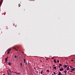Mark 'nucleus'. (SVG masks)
<instances>
[{
	"label": "nucleus",
	"mask_w": 75,
	"mask_h": 75,
	"mask_svg": "<svg viewBox=\"0 0 75 75\" xmlns=\"http://www.w3.org/2000/svg\"><path fill=\"white\" fill-rule=\"evenodd\" d=\"M14 73H15V74H16V75H19L20 74V73H17V72H14Z\"/></svg>",
	"instance_id": "1"
},
{
	"label": "nucleus",
	"mask_w": 75,
	"mask_h": 75,
	"mask_svg": "<svg viewBox=\"0 0 75 75\" xmlns=\"http://www.w3.org/2000/svg\"><path fill=\"white\" fill-rule=\"evenodd\" d=\"M64 72L65 74V75H67V71L65 70L64 71Z\"/></svg>",
	"instance_id": "2"
},
{
	"label": "nucleus",
	"mask_w": 75,
	"mask_h": 75,
	"mask_svg": "<svg viewBox=\"0 0 75 75\" xmlns=\"http://www.w3.org/2000/svg\"><path fill=\"white\" fill-rule=\"evenodd\" d=\"M63 70H64V69H63V68H62V69H59V70L60 71H62Z\"/></svg>",
	"instance_id": "3"
},
{
	"label": "nucleus",
	"mask_w": 75,
	"mask_h": 75,
	"mask_svg": "<svg viewBox=\"0 0 75 75\" xmlns=\"http://www.w3.org/2000/svg\"><path fill=\"white\" fill-rule=\"evenodd\" d=\"M8 62V64L10 66V65H11V63L10 62Z\"/></svg>",
	"instance_id": "4"
},
{
	"label": "nucleus",
	"mask_w": 75,
	"mask_h": 75,
	"mask_svg": "<svg viewBox=\"0 0 75 75\" xmlns=\"http://www.w3.org/2000/svg\"><path fill=\"white\" fill-rule=\"evenodd\" d=\"M5 61H8V59H7V58H6L5 59Z\"/></svg>",
	"instance_id": "5"
},
{
	"label": "nucleus",
	"mask_w": 75,
	"mask_h": 75,
	"mask_svg": "<svg viewBox=\"0 0 75 75\" xmlns=\"http://www.w3.org/2000/svg\"><path fill=\"white\" fill-rule=\"evenodd\" d=\"M64 67H65V68H66V67H68V65H66V64H64Z\"/></svg>",
	"instance_id": "6"
},
{
	"label": "nucleus",
	"mask_w": 75,
	"mask_h": 75,
	"mask_svg": "<svg viewBox=\"0 0 75 75\" xmlns=\"http://www.w3.org/2000/svg\"><path fill=\"white\" fill-rule=\"evenodd\" d=\"M75 69V68H73V69H71V71H74V70Z\"/></svg>",
	"instance_id": "7"
},
{
	"label": "nucleus",
	"mask_w": 75,
	"mask_h": 75,
	"mask_svg": "<svg viewBox=\"0 0 75 75\" xmlns=\"http://www.w3.org/2000/svg\"><path fill=\"white\" fill-rule=\"evenodd\" d=\"M59 74V75H61V72H59L58 73V74Z\"/></svg>",
	"instance_id": "8"
},
{
	"label": "nucleus",
	"mask_w": 75,
	"mask_h": 75,
	"mask_svg": "<svg viewBox=\"0 0 75 75\" xmlns=\"http://www.w3.org/2000/svg\"><path fill=\"white\" fill-rule=\"evenodd\" d=\"M3 1V0H1V1L0 2V5H1V3L2 2V1Z\"/></svg>",
	"instance_id": "9"
},
{
	"label": "nucleus",
	"mask_w": 75,
	"mask_h": 75,
	"mask_svg": "<svg viewBox=\"0 0 75 75\" xmlns=\"http://www.w3.org/2000/svg\"><path fill=\"white\" fill-rule=\"evenodd\" d=\"M10 51H11V49L10 48L8 49L7 50V51H8V52Z\"/></svg>",
	"instance_id": "10"
},
{
	"label": "nucleus",
	"mask_w": 75,
	"mask_h": 75,
	"mask_svg": "<svg viewBox=\"0 0 75 75\" xmlns=\"http://www.w3.org/2000/svg\"><path fill=\"white\" fill-rule=\"evenodd\" d=\"M54 62H55V63H57V62L56 61V60H55V59H54Z\"/></svg>",
	"instance_id": "11"
},
{
	"label": "nucleus",
	"mask_w": 75,
	"mask_h": 75,
	"mask_svg": "<svg viewBox=\"0 0 75 75\" xmlns=\"http://www.w3.org/2000/svg\"><path fill=\"white\" fill-rule=\"evenodd\" d=\"M53 69H55V70H56V69H57V67H54L53 68Z\"/></svg>",
	"instance_id": "12"
},
{
	"label": "nucleus",
	"mask_w": 75,
	"mask_h": 75,
	"mask_svg": "<svg viewBox=\"0 0 75 75\" xmlns=\"http://www.w3.org/2000/svg\"><path fill=\"white\" fill-rule=\"evenodd\" d=\"M8 61H5V63H6V64H7V63H8Z\"/></svg>",
	"instance_id": "13"
},
{
	"label": "nucleus",
	"mask_w": 75,
	"mask_h": 75,
	"mask_svg": "<svg viewBox=\"0 0 75 75\" xmlns=\"http://www.w3.org/2000/svg\"><path fill=\"white\" fill-rule=\"evenodd\" d=\"M43 71H41V74H42V73H43Z\"/></svg>",
	"instance_id": "14"
},
{
	"label": "nucleus",
	"mask_w": 75,
	"mask_h": 75,
	"mask_svg": "<svg viewBox=\"0 0 75 75\" xmlns=\"http://www.w3.org/2000/svg\"><path fill=\"white\" fill-rule=\"evenodd\" d=\"M10 52L8 51L7 54H8Z\"/></svg>",
	"instance_id": "15"
},
{
	"label": "nucleus",
	"mask_w": 75,
	"mask_h": 75,
	"mask_svg": "<svg viewBox=\"0 0 75 75\" xmlns=\"http://www.w3.org/2000/svg\"><path fill=\"white\" fill-rule=\"evenodd\" d=\"M15 58H17V56H16V55H15Z\"/></svg>",
	"instance_id": "16"
},
{
	"label": "nucleus",
	"mask_w": 75,
	"mask_h": 75,
	"mask_svg": "<svg viewBox=\"0 0 75 75\" xmlns=\"http://www.w3.org/2000/svg\"><path fill=\"white\" fill-rule=\"evenodd\" d=\"M46 71H47V72H49V70H46Z\"/></svg>",
	"instance_id": "17"
},
{
	"label": "nucleus",
	"mask_w": 75,
	"mask_h": 75,
	"mask_svg": "<svg viewBox=\"0 0 75 75\" xmlns=\"http://www.w3.org/2000/svg\"><path fill=\"white\" fill-rule=\"evenodd\" d=\"M59 65L60 66H62V64H59Z\"/></svg>",
	"instance_id": "18"
},
{
	"label": "nucleus",
	"mask_w": 75,
	"mask_h": 75,
	"mask_svg": "<svg viewBox=\"0 0 75 75\" xmlns=\"http://www.w3.org/2000/svg\"><path fill=\"white\" fill-rule=\"evenodd\" d=\"M67 69V71H68V70H69V68Z\"/></svg>",
	"instance_id": "19"
},
{
	"label": "nucleus",
	"mask_w": 75,
	"mask_h": 75,
	"mask_svg": "<svg viewBox=\"0 0 75 75\" xmlns=\"http://www.w3.org/2000/svg\"><path fill=\"white\" fill-rule=\"evenodd\" d=\"M53 73H54V75H55V72L54 71Z\"/></svg>",
	"instance_id": "20"
},
{
	"label": "nucleus",
	"mask_w": 75,
	"mask_h": 75,
	"mask_svg": "<svg viewBox=\"0 0 75 75\" xmlns=\"http://www.w3.org/2000/svg\"><path fill=\"white\" fill-rule=\"evenodd\" d=\"M21 67H22V63H21Z\"/></svg>",
	"instance_id": "21"
},
{
	"label": "nucleus",
	"mask_w": 75,
	"mask_h": 75,
	"mask_svg": "<svg viewBox=\"0 0 75 75\" xmlns=\"http://www.w3.org/2000/svg\"><path fill=\"white\" fill-rule=\"evenodd\" d=\"M59 60H57V62L59 63Z\"/></svg>",
	"instance_id": "22"
},
{
	"label": "nucleus",
	"mask_w": 75,
	"mask_h": 75,
	"mask_svg": "<svg viewBox=\"0 0 75 75\" xmlns=\"http://www.w3.org/2000/svg\"><path fill=\"white\" fill-rule=\"evenodd\" d=\"M52 59H54V57H52Z\"/></svg>",
	"instance_id": "23"
},
{
	"label": "nucleus",
	"mask_w": 75,
	"mask_h": 75,
	"mask_svg": "<svg viewBox=\"0 0 75 75\" xmlns=\"http://www.w3.org/2000/svg\"><path fill=\"white\" fill-rule=\"evenodd\" d=\"M70 68H73V67H71V66H70Z\"/></svg>",
	"instance_id": "24"
},
{
	"label": "nucleus",
	"mask_w": 75,
	"mask_h": 75,
	"mask_svg": "<svg viewBox=\"0 0 75 75\" xmlns=\"http://www.w3.org/2000/svg\"><path fill=\"white\" fill-rule=\"evenodd\" d=\"M14 49L15 50H17V49H16L15 48H14Z\"/></svg>",
	"instance_id": "25"
},
{
	"label": "nucleus",
	"mask_w": 75,
	"mask_h": 75,
	"mask_svg": "<svg viewBox=\"0 0 75 75\" xmlns=\"http://www.w3.org/2000/svg\"><path fill=\"white\" fill-rule=\"evenodd\" d=\"M24 61H25V59H24Z\"/></svg>",
	"instance_id": "26"
},
{
	"label": "nucleus",
	"mask_w": 75,
	"mask_h": 75,
	"mask_svg": "<svg viewBox=\"0 0 75 75\" xmlns=\"http://www.w3.org/2000/svg\"><path fill=\"white\" fill-rule=\"evenodd\" d=\"M68 68H69V66H68V67L67 68V69H68Z\"/></svg>",
	"instance_id": "27"
},
{
	"label": "nucleus",
	"mask_w": 75,
	"mask_h": 75,
	"mask_svg": "<svg viewBox=\"0 0 75 75\" xmlns=\"http://www.w3.org/2000/svg\"><path fill=\"white\" fill-rule=\"evenodd\" d=\"M70 72H71H71H73V71H70Z\"/></svg>",
	"instance_id": "28"
},
{
	"label": "nucleus",
	"mask_w": 75,
	"mask_h": 75,
	"mask_svg": "<svg viewBox=\"0 0 75 75\" xmlns=\"http://www.w3.org/2000/svg\"><path fill=\"white\" fill-rule=\"evenodd\" d=\"M55 65H53V67H55Z\"/></svg>",
	"instance_id": "29"
},
{
	"label": "nucleus",
	"mask_w": 75,
	"mask_h": 75,
	"mask_svg": "<svg viewBox=\"0 0 75 75\" xmlns=\"http://www.w3.org/2000/svg\"><path fill=\"white\" fill-rule=\"evenodd\" d=\"M59 67H60V66L59 65Z\"/></svg>",
	"instance_id": "30"
},
{
	"label": "nucleus",
	"mask_w": 75,
	"mask_h": 75,
	"mask_svg": "<svg viewBox=\"0 0 75 75\" xmlns=\"http://www.w3.org/2000/svg\"><path fill=\"white\" fill-rule=\"evenodd\" d=\"M11 72H13V73H14V71H12Z\"/></svg>",
	"instance_id": "31"
},
{
	"label": "nucleus",
	"mask_w": 75,
	"mask_h": 75,
	"mask_svg": "<svg viewBox=\"0 0 75 75\" xmlns=\"http://www.w3.org/2000/svg\"><path fill=\"white\" fill-rule=\"evenodd\" d=\"M24 62L25 64V61H24Z\"/></svg>",
	"instance_id": "32"
},
{
	"label": "nucleus",
	"mask_w": 75,
	"mask_h": 75,
	"mask_svg": "<svg viewBox=\"0 0 75 75\" xmlns=\"http://www.w3.org/2000/svg\"><path fill=\"white\" fill-rule=\"evenodd\" d=\"M40 62H42V61H41V60H40Z\"/></svg>",
	"instance_id": "33"
},
{
	"label": "nucleus",
	"mask_w": 75,
	"mask_h": 75,
	"mask_svg": "<svg viewBox=\"0 0 75 75\" xmlns=\"http://www.w3.org/2000/svg\"><path fill=\"white\" fill-rule=\"evenodd\" d=\"M8 75H10V74H9V73H8Z\"/></svg>",
	"instance_id": "34"
},
{
	"label": "nucleus",
	"mask_w": 75,
	"mask_h": 75,
	"mask_svg": "<svg viewBox=\"0 0 75 75\" xmlns=\"http://www.w3.org/2000/svg\"><path fill=\"white\" fill-rule=\"evenodd\" d=\"M19 5V7H20V5Z\"/></svg>",
	"instance_id": "35"
},
{
	"label": "nucleus",
	"mask_w": 75,
	"mask_h": 75,
	"mask_svg": "<svg viewBox=\"0 0 75 75\" xmlns=\"http://www.w3.org/2000/svg\"><path fill=\"white\" fill-rule=\"evenodd\" d=\"M16 51H18V50H17L16 49Z\"/></svg>",
	"instance_id": "36"
},
{
	"label": "nucleus",
	"mask_w": 75,
	"mask_h": 75,
	"mask_svg": "<svg viewBox=\"0 0 75 75\" xmlns=\"http://www.w3.org/2000/svg\"><path fill=\"white\" fill-rule=\"evenodd\" d=\"M16 51H18V50H17L16 49Z\"/></svg>",
	"instance_id": "37"
},
{
	"label": "nucleus",
	"mask_w": 75,
	"mask_h": 75,
	"mask_svg": "<svg viewBox=\"0 0 75 75\" xmlns=\"http://www.w3.org/2000/svg\"><path fill=\"white\" fill-rule=\"evenodd\" d=\"M9 71H10V72H11V71H10V69H9Z\"/></svg>",
	"instance_id": "38"
},
{
	"label": "nucleus",
	"mask_w": 75,
	"mask_h": 75,
	"mask_svg": "<svg viewBox=\"0 0 75 75\" xmlns=\"http://www.w3.org/2000/svg\"><path fill=\"white\" fill-rule=\"evenodd\" d=\"M3 75H5V74H3Z\"/></svg>",
	"instance_id": "39"
},
{
	"label": "nucleus",
	"mask_w": 75,
	"mask_h": 75,
	"mask_svg": "<svg viewBox=\"0 0 75 75\" xmlns=\"http://www.w3.org/2000/svg\"><path fill=\"white\" fill-rule=\"evenodd\" d=\"M52 75H54V74H52Z\"/></svg>",
	"instance_id": "40"
},
{
	"label": "nucleus",
	"mask_w": 75,
	"mask_h": 75,
	"mask_svg": "<svg viewBox=\"0 0 75 75\" xmlns=\"http://www.w3.org/2000/svg\"><path fill=\"white\" fill-rule=\"evenodd\" d=\"M74 60H71V61H73Z\"/></svg>",
	"instance_id": "41"
},
{
	"label": "nucleus",
	"mask_w": 75,
	"mask_h": 75,
	"mask_svg": "<svg viewBox=\"0 0 75 75\" xmlns=\"http://www.w3.org/2000/svg\"><path fill=\"white\" fill-rule=\"evenodd\" d=\"M6 58H8V57H7Z\"/></svg>",
	"instance_id": "42"
},
{
	"label": "nucleus",
	"mask_w": 75,
	"mask_h": 75,
	"mask_svg": "<svg viewBox=\"0 0 75 75\" xmlns=\"http://www.w3.org/2000/svg\"><path fill=\"white\" fill-rule=\"evenodd\" d=\"M61 75H64V74H63V75H62V74H61Z\"/></svg>",
	"instance_id": "43"
},
{
	"label": "nucleus",
	"mask_w": 75,
	"mask_h": 75,
	"mask_svg": "<svg viewBox=\"0 0 75 75\" xmlns=\"http://www.w3.org/2000/svg\"><path fill=\"white\" fill-rule=\"evenodd\" d=\"M47 60H48V59H47Z\"/></svg>",
	"instance_id": "44"
},
{
	"label": "nucleus",
	"mask_w": 75,
	"mask_h": 75,
	"mask_svg": "<svg viewBox=\"0 0 75 75\" xmlns=\"http://www.w3.org/2000/svg\"><path fill=\"white\" fill-rule=\"evenodd\" d=\"M58 75H59V74H58Z\"/></svg>",
	"instance_id": "45"
}]
</instances>
